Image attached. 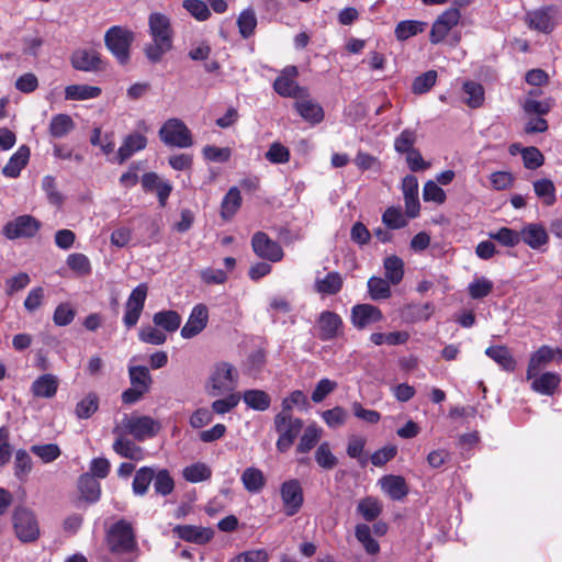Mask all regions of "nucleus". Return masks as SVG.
I'll use <instances>...</instances> for the list:
<instances>
[{"instance_id": "f257e3e1", "label": "nucleus", "mask_w": 562, "mask_h": 562, "mask_svg": "<svg viewBox=\"0 0 562 562\" xmlns=\"http://www.w3.org/2000/svg\"><path fill=\"white\" fill-rule=\"evenodd\" d=\"M153 42L145 46L144 53L150 63H159L172 48L173 32L170 20L161 13H151L148 19Z\"/></svg>"}, {"instance_id": "f03ea898", "label": "nucleus", "mask_w": 562, "mask_h": 562, "mask_svg": "<svg viewBox=\"0 0 562 562\" xmlns=\"http://www.w3.org/2000/svg\"><path fill=\"white\" fill-rule=\"evenodd\" d=\"M238 372L229 362H217L214 364L209 378L212 391L211 395L217 396L233 392L237 386Z\"/></svg>"}, {"instance_id": "7ed1b4c3", "label": "nucleus", "mask_w": 562, "mask_h": 562, "mask_svg": "<svg viewBox=\"0 0 562 562\" xmlns=\"http://www.w3.org/2000/svg\"><path fill=\"white\" fill-rule=\"evenodd\" d=\"M133 41L134 33L121 26H112L104 35L105 46L121 65L128 63L130 47Z\"/></svg>"}, {"instance_id": "20e7f679", "label": "nucleus", "mask_w": 562, "mask_h": 562, "mask_svg": "<svg viewBox=\"0 0 562 562\" xmlns=\"http://www.w3.org/2000/svg\"><path fill=\"white\" fill-rule=\"evenodd\" d=\"M12 518L15 535L22 542H33L40 537L38 522L31 509L18 506Z\"/></svg>"}, {"instance_id": "39448f33", "label": "nucleus", "mask_w": 562, "mask_h": 562, "mask_svg": "<svg viewBox=\"0 0 562 562\" xmlns=\"http://www.w3.org/2000/svg\"><path fill=\"white\" fill-rule=\"evenodd\" d=\"M159 137L166 145L179 148H188L193 144L190 130L179 119L167 120L159 130Z\"/></svg>"}, {"instance_id": "423d86ee", "label": "nucleus", "mask_w": 562, "mask_h": 562, "mask_svg": "<svg viewBox=\"0 0 562 562\" xmlns=\"http://www.w3.org/2000/svg\"><path fill=\"white\" fill-rule=\"evenodd\" d=\"M299 70L295 66H286L273 82L274 91L284 98H305L308 97L306 88L299 86L295 78Z\"/></svg>"}, {"instance_id": "0eeeda50", "label": "nucleus", "mask_w": 562, "mask_h": 562, "mask_svg": "<svg viewBox=\"0 0 562 562\" xmlns=\"http://www.w3.org/2000/svg\"><path fill=\"white\" fill-rule=\"evenodd\" d=\"M41 228V223L31 215H20L8 222L3 227V235L8 239L33 237Z\"/></svg>"}, {"instance_id": "6e6552de", "label": "nucleus", "mask_w": 562, "mask_h": 562, "mask_svg": "<svg viewBox=\"0 0 562 562\" xmlns=\"http://www.w3.org/2000/svg\"><path fill=\"white\" fill-rule=\"evenodd\" d=\"M122 424L125 430L138 441L154 437L160 429L159 423L149 416H125Z\"/></svg>"}, {"instance_id": "1a4fd4ad", "label": "nucleus", "mask_w": 562, "mask_h": 562, "mask_svg": "<svg viewBox=\"0 0 562 562\" xmlns=\"http://www.w3.org/2000/svg\"><path fill=\"white\" fill-rule=\"evenodd\" d=\"M147 291V284L140 283L130 294L125 304V315L123 318V322L127 327H133L137 324L144 308Z\"/></svg>"}, {"instance_id": "9d476101", "label": "nucleus", "mask_w": 562, "mask_h": 562, "mask_svg": "<svg viewBox=\"0 0 562 562\" xmlns=\"http://www.w3.org/2000/svg\"><path fill=\"white\" fill-rule=\"evenodd\" d=\"M251 246L255 254L263 259L272 262H278L283 258V250L281 246L269 238L263 232H257L251 238Z\"/></svg>"}, {"instance_id": "9b49d317", "label": "nucleus", "mask_w": 562, "mask_h": 562, "mask_svg": "<svg viewBox=\"0 0 562 562\" xmlns=\"http://www.w3.org/2000/svg\"><path fill=\"white\" fill-rule=\"evenodd\" d=\"M286 516L295 515L303 505V490L297 480L284 482L280 488Z\"/></svg>"}, {"instance_id": "f8f14e48", "label": "nucleus", "mask_w": 562, "mask_h": 562, "mask_svg": "<svg viewBox=\"0 0 562 562\" xmlns=\"http://www.w3.org/2000/svg\"><path fill=\"white\" fill-rule=\"evenodd\" d=\"M460 18V11L457 8H450L440 14L432 24L429 34L430 42L432 44L442 42L449 31L459 23Z\"/></svg>"}, {"instance_id": "ddd939ff", "label": "nucleus", "mask_w": 562, "mask_h": 562, "mask_svg": "<svg viewBox=\"0 0 562 562\" xmlns=\"http://www.w3.org/2000/svg\"><path fill=\"white\" fill-rule=\"evenodd\" d=\"M382 319L383 314L380 308L371 304H358L351 310V322L359 329H363Z\"/></svg>"}, {"instance_id": "4468645a", "label": "nucleus", "mask_w": 562, "mask_h": 562, "mask_svg": "<svg viewBox=\"0 0 562 562\" xmlns=\"http://www.w3.org/2000/svg\"><path fill=\"white\" fill-rule=\"evenodd\" d=\"M209 312L205 305H195L190 314L186 325L181 328V336L183 338H192L200 334L207 324Z\"/></svg>"}, {"instance_id": "2eb2a0df", "label": "nucleus", "mask_w": 562, "mask_h": 562, "mask_svg": "<svg viewBox=\"0 0 562 562\" xmlns=\"http://www.w3.org/2000/svg\"><path fill=\"white\" fill-rule=\"evenodd\" d=\"M402 190L405 200L406 214L408 217H416L419 213L418 181L413 175H407L402 182Z\"/></svg>"}, {"instance_id": "dca6fc26", "label": "nucleus", "mask_w": 562, "mask_h": 562, "mask_svg": "<svg viewBox=\"0 0 562 562\" xmlns=\"http://www.w3.org/2000/svg\"><path fill=\"white\" fill-rule=\"evenodd\" d=\"M173 533L186 541L203 544L213 538V530L210 528L192 525H178L172 529Z\"/></svg>"}, {"instance_id": "f3484780", "label": "nucleus", "mask_w": 562, "mask_h": 562, "mask_svg": "<svg viewBox=\"0 0 562 562\" xmlns=\"http://www.w3.org/2000/svg\"><path fill=\"white\" fill-rule=\"evenodd\" d=\"M525 22L529 29L542 33H549L554 27L553 18L549 8H541L528 12L525 16Z\"/></svg>"}, {"instance_id": "a211bd4d", "label": "nucleus", "mask_w": 562, "mask_h": 562, "mask_svg": "<svg viewBox=\"0 0 562 562\" xmlns=\"http://www.w3.org/2000/svg\"><path fill=\"white\" fill-rule=\"evenodd\" d=\"M101 59L93 49H77L71 55V65L77 70L95 71L100 69Z\"/></svg>"}, {"instance_id": "6ab92c4d", "label": "nucleus", "mask_w": 562, "mask_h": 562, "mask_svg": "<svg viewBox=\"0 0 562 562\" xmlns=\"http://www.w3.org/2000/svg\"><path fill=\"white\" fill-rule=\"evenodd\" d=\"M341 318L334 312H323L318 318L319 338L329 340L335 338L341 327Z\"/></svg>"}, {"instance_id": "aec40b11", "label": "nucleus", "mask_w": 562, "mask_h": 562, "mask_svg": "<svg viewBox=\"0 0 562 562\" xmlns=\"http://www.w3.org/2000/svg\"><path fill=\"white\" fill-rule=\"evenodd\" d=\"M381 488L392 499L401 501L408 494V487L403 476L385 475L380 480Z\"/></svg>"}, {"instance_id": "412c9836", "label": "nucleus", "mask_w": 562, "mask_h": 562, "mask_svg": "<svg viewBox=\"0 0 562 562\" xmlns=\"http://www.w3.org/2000/svg\"><path fill=\"white\" fill-rule=\"evenodd\" d=\"M519 234L520 240H524V243L532 249H539L549 240L546 228L539 224H529L525 226Z\"/></svg>"}, {"instance_id": "4be33fe9", "label": "nucleus", "mask_w": 562, "mask_h": 562, "mask_svg": "<svg viewBox=\"0 0 562 562\" xmlns=\"http://www.w3.org/2000/svg\"><path fill=\"white\" fill-rule=\"evenodd\" d=\"M147 145V138L143 134L133 133L124 138L122 146L117 150V161L123 164L134 153L142 150Z\"/></svg>"}, {"instance_id": "5701e85b", "label": "nucleus", "mask_w": 562, "mask_h": 562, "mask_svg": "<svg viewBox=\"0 0 562 562\" xmlns=\"http://www.w3.org/2000/svg\"><path fill=\"white\" fill-rule=\"evenodd\" d=\"M274 428L278 434L285 435L294 441L303 428V420L293 418L292 415L277 414L274 417Z\"/></svg>"}, {"instance_id": "b1692460", "label": "nucleus", "mask_w": 562, "mask_h": 562, "mask_svg": "<svg viewBox=\"0 0 562 562\" xmlns=\"http://www.w3.org/2000/svg\"><path fill=\"white\" fill-rule=\"evenodd\" d=\"M294 105L299 114L306 121L319 123L324 119L322 106L308 97L297 98Z\"/></svg>"}, {"instance_id": "393cba45", "label": "nucleus", "mask_w": 562, "mask_h": 562, "mask_svg": "<svg viewBox=\"0 0 562 562\" xmlns=\"http://www.w3.org/2000/svg\"><path fill=\"white\" fill-rule=\"evenodd\" d=\"M58 387V380L53 374H43L32 383V393L36 397L52 398Z\"/></svg>"}, {"instance_id": "a878e982", "label": "nucleus", "mask_w": 562, "mask_h": 562, "mask_svg": "<svg viewBox=\"0 0 562 562\" xmlns=\"http://www.w3.org/2000/svg\"><path fill=\"white\" fill-rule=\"evenodd\" d=\"M112 448L122 458L131 459L134 461L144 459L143 448L123 436H119L115 439Z\"/></svg>"}, {"instance_id": "bb28decb", "label": "nucleus", "mask_w": 562, "mask_h": 562, "mask_svg": "<svg viewBox=\"0 0 562 562\" xmlns=\"http://www.w3.org/2000/svg\"><path fill=\"white\" fill-rule=\"evenodd\" d=\"M33 471V460L25 449L15 451L13 461V473L20 482H25Z\"/></svg>"}, {"instance_id": "cd10ccee", "label": "nucleus", "mask_w": 562, "mask_h": 562, "mask_svg": "<svg viewBox=\"0 0 562 562\" xmlns=\"http://www.w3.org/2000/svg\"><path fill=\"white\" fill-rule=\"evenodd\" d=\"M29 158V147L21 146L18 151L10 158L8 164L3 167V175L10 178H16L21 170L26 166Z\"/></svg>"}, {"instance_id": "c85d7f7f", "label": "nucleus", "mask_w": 562, "mask_h": 562, "mask_svg": "<svg viewBox=\"0 0 562 562\" xmlns=\"http://www.w3.org/2000/svg\"><path fill=\"white\" fill-rule=\"evenodd\" d=\"M555 351L548 346L540 347L530 358L528 369H527V379L531 380L536 376L541 368V366L550 362L554 357Z\"/></svg>"}, {"instance_id": "c756f323", "label": "nucleus", "mask_w": 562, "mask_h": 562, "mask_svg": "<svg viewBox=\"0 0 562 562\" xmlns=\"http://www.w3.org/2000/svg\"><path fill=\"white\" fill-rule=\"evenodd\" d=\"M240 480L245 490L254 494L259 493L266 485L262 471L254 467L245 469Z\"/></svg>"}, {"instance_id": "7c9ffc66", "label": "nucleus", "mask_w": 562, "mask_h": 562, "mask_svg": "<svg viewBox=\"0 0 562 562\" xmlns=\"http://www.w3.org/2000/svg\"><path fill=\"white\" fill-rule=\"evenodd\" d=\"M78 487L87 502L94 503L100 498V483L91 474H82L79 479Z\"/></svg>"}, {"instance_id": "2f4dec72", "label": "nucleus", "mask_w": 562, "mask_h": 562, "mask_svg": "<svg viewBox=\"0 0 562 562\" xmlns=\"http://www.w3.org/2000/svg\"><path fill=\"white\" fill-rule=\"evenodd\" d=\"M241 205V195L236 187L228 190L221 204V216L231 220Z\"/></svg>"}, {"instance_id": "473e14b6", "label": "nucleus", "mask_w": 562, "mask_h": 562, "mask_svg": "<svg viewBox=\"0 0 562 562\" xmlns=\"http://www.w3.org/2000/svg\"><path fill=\"white\" fill-rule=\"evenodd\" d=\"M322 435L323 430L316 424L308 425L300 439L296 451L299 453L310 452L317 445Z\"/></svg>"}, {"instance_id": "72a5a7b5", "label": "nucleus", "mask_w": 562, "mask_h": 562, "mask_svg": "<svg viewBox=\"0 0 562 562\" xmlns=\"http://www.w3.org/2000/svg\"><path fill=\"white\" fill-rule=\"evenodd\" d=\"M533 381L531 383V387L533 391L547 395L553 394L554 390L558 387L560 383V378L558 374L552 372L542 373L539 376H533Z\"/></svg>"}, {"instance_id": "f704fd0d", "label": "nucleus", "mask_w": 562, "mask_h": 562, "mask_svg": "<svg viewBox=\"0 0 562 562\" xmlns=\"http://www.w3.org/2000/svg\"><path fill=\"white\" fill-rule=\"evenodd\" d=\"M128 374L133 387L142 390L145 393L149 391L153 379L148 368L143 366L130 367Z\"/></svg>"}, {"instance_id": "c9c22d12", "label": "nucleus", "mask_w": 562, "mask_h": 562, "mask_svg": "<svg viewBox=\"0 0 562 562\" xmlns=\"http://www.w3.org/2000/svg\"><path fill=\"white\" fill-rule=\"evenodd\" d=\"M155 476V470L150 467H143L135 473L132 488L135 495L143 496L147 493Z\"/></svg>"}, {"instance_id": "e433bc0d", "label": "nucleus", "mask_w": 562, "mask_h": 562, "mask_svg": "<svg viewBox=\"0 0 562 562\" xmlns=\"http://www.w3.org/2000/svg\"><path fill=\"white\" fill-rule=\"evenodd\" d=\"M101 89L88 85H71L65 89V98L67 100H88L99 97Z\"/></svg>"}, {"instance_id": "4c0bfd02", "label": "nucleus", "mask_w": 562, "mask_h": 562, "mask_svg": "<svg viewBox=\"0 0 562 562\" xmlns=\"http://www.w3.org/2000/svg\"><path fill=\"white\" fill-rule=\"evenodd\" d=\"M342 283L338 272H329L324 279L316 280L315 290L322 294L334 295L341 290Z\"/></svg>"}, {"instance_id": "58836bf2", "label": "nucleus", "mask_w": 562, "mask_h": 562, "mask_svg": "<svg viewBox=\"0 0 562 562\" xmlns=\"http://www.w3.org/2000/svg\"><path fill=\"white\" fill-rule=\"evenodd\" d=\"M426 26L427 23L423 21H401L395 27V36L398 41H406L412 36L423 33Z\"/></svg>"}, {"instance_id": "ea45409f", "label": "nucleus", "mask_w": 562, "mask_h": 562, "mask_svg": "<svg viewBox=\"0 0 562 562\" xmlns=\"http://www.w3.org/2000/svg\"><path fill=\"white\" fill-rule=\"evenodd\" d=\"M386 279L394 285L398 284L404 276V262L397 256H389L384 259Z\"/></svg>"}, {"instance_id": "a19ab883", "label": "nucleus", "mask_w": 562, "mask_h": 562, "mask_svg": "<svg viewBox=\"0 0 562 562\" xmlns=\"http://www.w3.org/2000/svg\"><path fill=\"white\" fill-rule=\"evenodd\" d=\"M243 400L247 406L256 411H266L271 403L269 394L261 390L246 391L243 395Z\"/></svg>"}, {"instance_id": "79ce46f5", "label": "nucleus", "mask_w": 562, "mask_h": 562, "mask_svg": "<svg viewBox=\"0 0 562 562\" xmlns=\"http://www.w3.org/2000/svg\"><path fill=\"white\" fill-rule=\"evenodd\" d=\"M463 91L465 93L464 103L472 109L479 108L484 101V88L482 85L474 81H467L463 83Z\"/></svg>"}, {"instance_id": "37998d69", "label": "nucleus", "mask_w": 562, "mask_h": 562, "mask_svg": "<svg viewBox=\"0 0 562 562\" xmlns=\"http://www.w3.org/2000/svg\"><path fill=\"white\" fill-rule=\"evenodd\" d=\"M153 322L156 326L172 333L179 328L181 324V317L176 311H162L154 315Z\"/></svg>"}, {"instance_id": "c03bdc74", "label": "nucleus", "mask_w": 562, "mask_h": 562, "mask_svg": "<svg viewBox=\"0 0 562 562\" xmlns=\"http://www.w3.org/2000/svg\"><path fill=\"white\" fill-rule=\"evenodd\" d=\"M536 195L548 206L553 205L557 201L555 187L550 179H539L533 182Z\"/></svg>"}, {"instance_id": "a18cd8bd", "label": "nucleus", "mask_w": 562, "mask_h": 562, "mask_svg": "<svg viewBox=\"0 0 562 562\" xmlns=\"http://www.w3.org/2000/svg\"><path fill=\"white\" fill-rule=\"evenodd\" d=\"M75 127L72 119L67 114L55 115L49 124V132L53 137L60 138L66 136Z\"/></svg>"}, {"instance_id": "49530a36", "label": "nucleus", "mask_w": 562, "mask_h": 562, "mask_svg": "<svg viewBox=\"0 0 562 562\" xmlns=\"http://www.w3.org/2000/svg\"><path fill=\"white\" fill-rule=\"evenodd\" d=\"M390 281L379 277H371L368 280V290L372 300H385L391 296Z\"/></svg>"}, {"instance_id": "de8ad7c7", "label": "nucleus", "mask_w": 562, "mask_h": 562, "mask_svg": "<svg viewBox=\"0 0 562 562\" xmlns=\"http://www.w3.org/2000/svg\"><path fill=\"white\" fill-rule=\"evenodd\" d=\"M182 475L188 482L199 483L209 480L212 475V471L205 463L198 462L186 467L182 471Z\"/></svg>"}, {"instance_id": "09e8293b", "label": "nucleus", "mask_w": 562, "mask_h": 562, "mask_svg": "<svg viewBox=\"0 0 562 562\" xmlns=\"http://www.w3.org/2000/svg\"><path fill=\"white\" fill-rule=\"evenodd\" d=\"M486 356L502 366L505 370H514L515 361L505 346H492L485 350Z\"/></svg>"}, {"instance_id": "8fccbe9b", "label": "nucleus", "mask_w": 562, "mask_h": 562, "mask_svg": "<svg viewBox=\"0 0 562 562\" xmlns=\"http://www.w3.org/2000/svg\"><path fill=\"white\" fill-rule=\"evenodd\" d=\"M315 461L324 470H331L338 464V459L331 452L329 442H322L315 451Z\"/></svg>"}, {"instance_id": "3c124183", "label": "nucleus", "mask_w": 562, "mask_h": 562, "mask_svg": "<svg viewBox=\"0 0 562 562\" xmlns=\"http://www.w3.org/2000/svg\"><path fill=\"white\" fill-rule=\"evenodd\" d=\"M153 481L155 492L161 496H167L175 490V481L166 469H161L157 472L155 471Z\"/></svg>"}, {"instance_id": "603ef678", "label": "nucleus", "mask_w": 562, "mask_h": 562, "mask_svg": "<svg viewBox=\"0 0 562 562\" xmlns=\"http://www.w3.org/2000/svg\"><path fill=\"white\" fill-rule=\"evenodd\" d=\"M356 538L362 543L364 550L369 554H375L380 550V546L375 539L371 537V529L366 524H359L356 526L355 531Z\"/></svg>"}, {"instance_id": "864d4df0", "label": "nucleus", "mask_w": 562, "mask_h": 562, "mask_svg": "<svg viewBox=\"0 0 562 562\" xmlns=\"http://www.w3.org/2000/svg\"><path fill=\"white\" fill-rule=\"evenodd\" d=\"M408 334L406 331H392L387 334L373 333L370 336V340L375 346L387 344L390 346L403 345L408 340Z\"/></svg>"}, {"instance_id": "5fc2aeb1", "label": "nucleus", "mask_w": 562, "mask_h": 562, "mask_svg": "<svg viewBox=\"0 0 562 562\" xmlns=\"http://www.w3.org/2000/svg\"><path fill=\"white\" fill-rule=\"evenodd\" d=\"M488 237L505 247H515L520 243L519 232L508 227H502L495 232H490Z\"/></svg>"}, {"instance_id": "6e6d98bb", "label": "nucleus", "mask_w": 562, "mask_h": 562, "mask_svg": "<svg viewBox=\"0 0 562 562\" xmlns=\"http://www.w3.org/2000/svg\"><path fill=\"white\" fill-rule=\"evenodd\" d=\"M357 509L367 521H373L380 516L382 506L375 498L366 497L359 502Z\"/></svg>"}, {"instance_id": "4d7b16f0", "label": "nucleus", "mask_w": 562, "mask_h": 562, "mask_svg": "<svg viewBox=\"0 0 562 562\" xmlns=\"http://www.w3.org/2000/svg\"><path fill=\"white\" fill-rule=\"evenodd\" d=\"M99 407V397L95 393H89L76 406V415L78 418L86 419L91 417Z\"/></svg>"}, {"instance_id": "13d9d810", "label": "nucleus", "mask_w": 562, "mask_h": 562, "mask_svg": "<svg viewBox=\"0 0 562 562\" xmlns=\"http://www.w3.org/2000/svg\"><path fill=\"white\" fill-rule=\"evenodd\" d=\"M67 266L78 276H88L91 272V265L88 257L80 252L70 254L67 257Z\"/></svg>"}, {"instance_id": "bf43d9fd", "label": "nucleus", "mask_w": 562, "mask_h": 562, "mask_svg": "<svg viewBox=\"0 0 562 562\" xmlns=\"http://www.w3.org/2000/svg\"><path fill=\"white\" fill-rule=\"evenodd\" d=\"M30 450L45 463L53 462L61 453L56 443L33 445Z\"/></svg>"}, {"instance_id": "052dcab7", "label": "nucleus", "mask_w": 562, "mask_h": 562, "mask_svg": "<svg viewBox=\"0 0 562 562\" xmlns=\"http://www.w3.org/2000/svg\"><path fill=\"white\" fill-rule=\"evenodd\" d=\"M322 418L329 428H337L346 423L348 412L341 406H336L331 409L324 411Z\"/></svg>"}, {"instance_id": "680f3d73", "label": "nucleus", "mask_w": 562, "mask_h": 562, "mask_svg": "<svg viewBox=\"0 0 562 562\" xmlns=\"http://www.w3.org/2000/svg\"><path fill=\"white\" fill-rule=\"evenodd\" d=\"M416 140V131L406 128L395 138L394 148L400 154H406L414 149Z\"/></svg>"}, {"instance_id": "e2e57ef3", "label": "nucleus", "mask_w": 562, "mask_h": 562, "mask_svg": "<svg viewBox=\"0 0 562 562\" xmlns=\"http://www.w3.org/2000/svg\"><path fill=\"white\" fill-rule=\"evenodd\" d=\"M237 24L243 37H249L254 33L257 25L255 12L252 10L243 11L238 16Z\"/></svg>"}, {"instance_id": "0e129e2a", "label": "nucleus", "mask_w": 562, "mask_h": 562, "mask_svg": "<svg viewBox=\"0 0 562 562\" xmlns=\"http://www.w3.org/2000/svg\"><path fill=\"white\" fill-rule=\"evenodd\" d=\"M437 72L435 70H428L423 75L415 78L412 90L416 94H422L430 90V88L436 83Z\"/></svg>"}, {"instance_id": "69168bd1", "label": "nucleus", "mask_w": 562, "mask_h": 562, "mask_svg": "<svg viewBox=\"0 0 562 562\" xmlns=\"http://www.w3.org/2000/svg\"><path fill=\"white\" fill-rule=\"evenodd\" d=\"M493 290V282L486 278L475 279L469 285V294L472 299L479 300L487 296Z\"/></svg>"}, {"instance_id": "338daca9", "label": "nucleus", "mask_w": 562, "mask_h": 562, "mask_svg": "<svg viewBox=\"0 0 562 562\" xmlns=\"http://www.w3.org/2000/svg\"><path fill=\"white\" fill-rule=\"evenodd\" d=\"M183 8L199 21H205L211 15L206 3L202 0H184Z\"/></svg>"}, {"instance_id": "774afa93", "label": "nucleus", "mask_w": 562, "mask_h": 562, "mask_svg": "<svg viewBox=\"0 0 562 562\" xmlns=\"http://www.w3.org/2000/svg\"><path fill=\"white\" fill-rule=\"evenodd\" d=\"M524 166L527 169L535 170L541 167L544 162V157L537 147H527L521 151Z\"/></svg>"}]
</instances>
